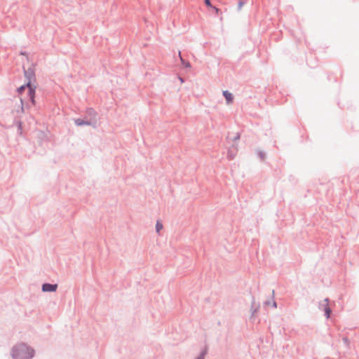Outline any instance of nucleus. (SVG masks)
I'll use <instances>...</instances> for the list:
<instances>
[{"mask_svg": "<svg viewBox=\"0 0 359 359\" xmlns=\"http://www.w3.org/2000/svg\"><path fill=\"white\" fill-rule=\"evenodd\" d=\"M25 75L28 79V81L26 85L18 88V96L22 105L27 104L28 102H31L33 105H35L36 86L32 83L35 81L34 72L32 69H29L27 72H25Z\"/></svg>", "mask_w": 359, "mask_h": 359, "instance_id": "1", "label": "nucleus"}, {"mask_svg": "<svg viewBox=\"0 0 359 359\" xmlns=\"http://www.w3.org/2000/svg\"><path fill=\"white\" fill-rule=\"evenodd\" d=\"M33 355L34 350L25 344L18 345L12 351V356L15 359H29Z\"/></svg>", "mask_w": 359, "mask_h": 359, "instance_id": "2", "label": "nucleus"}, {"mask_svg": "<svg viewBox=\"0 0 359 359\" xmlns=\"http://www.w3.org/2000/svg\"><path fill=\"white\" fill-rule=\"evenodd\" d=\"M57 287V285H52L49 283H45L42 286V290L43 292H54L56 290Z\"/></svg>", "mask_w": 359, "mask_h": 359, "instance_id": "3", "label": "nucleus"}, {"mask_svg": "<svg viewBox=\"0 0 359 359\" xmlns=\"http://www.w3.org/2000/svg\"><path fill=\"white\" fill-rule=\"evenodd\" d=\"M223 95L226 100L228 104H231L233 100V95L228 90L223 91Z\"/></svg>", "mask_w": 359, "mask_h": 359, "instance_id": "4", "label": "nucleus"}, {"mask_svg": "<svg viewBox=\"0 0 359 359\" xmlns=\"http://www.w3.org/2000/svg\"><path fill=\"white\" fill-rule=\"evenodd\" d=\"M75 123L77 126H83V125H90V124L89 122L85 121L81 118H78V119L75 120Z\"/></svg>", "mask_w": 359, "mask_h": 359, "instance_id": "5", "label": "nucleus"}, {"mask_svg": "<svg viewBox=\"0 0 359 359\" xmlns=\"http://www.w3.org/2000/svg\"><path fill=\"white\" fill-rule=\"evenodd\" d=\"M179 55L180 57V60H181L182 64H184L186 67H190V66H191L190 63L188 62H184L183 58L181 57V52L180 51H179Z\"/></svg>", "mask_w": 359, "mask_h": 359, "instance_id": "6", "label": "nucleus"}, {"mask_svg": "<svg viewBox=\"0 0 359 359\" xmlns=\"http://www.w3.org/2000/svg\"><path fill=\"white\" fill-rule=\"evenodd\" d=\"M156 231L159 232L163 229V224L161 222H157L156 225Z\"/></svg>", "mask_w": 359, "mask_h": 359, "instance_id": "7", "label": "nucleus"}, {"mask_svg": "<svg viewBox=\"0 0 359 359\" xmlns=\"http://www.w3.org/2000/svg\"><path fill=\"white\" fill-rule=\"evenodd\" d=\"M234 150H235V152H233V153L231 151H229V152H228V156L230 157L231 159H233L236 156V149H234Z\"/></svg>", "mask_w": 359, "mask_h": 359, "instance_id": "8", "label": "nucleus"}, {"mask_svg": "<svg viewBox=\"0 0 359 359\" xmlns=\"http://www.w3.org/2000/svg\"><path fill=\"white\" fill-rule=\"evenodd\" d=\"M325 315H326L327 318H328L330 317V313H331L330 309L327 306L325 308Z\"/></svg>", "mask_w": 359, "mask_h": 359, "instance_id": "9", "label": "nucleus"}, {"mask_svg": "<svg viewBox=\"0 0 359 359\" xmlns=\"http://www.w3.org/2000/svg\"><path fill=\"white\" fill-rule=\"evenodd\" d=\"M204 1H205V5L207 6L212 8V6L211 2H210V0H204Z\"/></svg>", "mask_w": 359, "mask_h": 359, "instance_id": "10", "label": "nucleus"}, {"mask_svg": "<svg viewBox=\"0 0 359 359\" xmlns=\"http://www.w3.org/2000/svg\"><path fill=\"white\" fill-rule=\"evenodd\" d=\"M213 10L215 11L216 14H218L220 11V10L215 6H212Z\"/></svg>", "mask_w": 359, "mask_h": 359, "instance_id": "11", "label": "nucleus"}, {"mask_svg": "<svg viewBox=\"0 0 359 359\" xmlns=\"http://www.w3.org/2000/svg\"><path fill=\"white\" fill-rule=\"evenodd\" d=\"M205 354V352H204L203 353H202V354L201 355V356H200V357H198L197 359H203Z\"/></svg>", "mask_w": 359, "mask_h": 359, "instance_id": "12", "label": "nucleus"}, {"mask_svg": "<svg viewBox=\"0 0 359 359\" xmlns=\"http://www.w3.org/2000/svg\"><path fill=\"white\" fill-rule=\"evenodd\" d=\"M243 5V2H239V4H238V8L241 9V8H242Z\"/></svg>", "mask_w": 359, "mask_h": 359, "instance_id": "13", "label": "nucleus"}, {"mask_svg": "<svg viewBox=\"0 0 359 359\" xmlns=\"http://www.w3.org/2000/svg\"><path fill=\"white\" fill-rule=\"evenodd\" d=\"M180 80L181 83L184 82V80L182 78H180Z\"/></svg>", "mask_w": 359, "mask_h": 359, "instance_id": "14", "label": "nucleus"}]
</instances>
